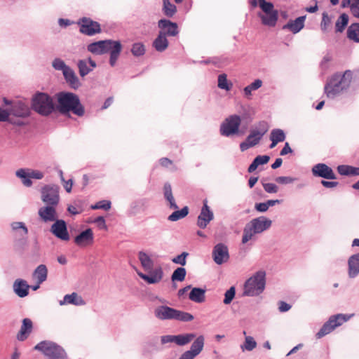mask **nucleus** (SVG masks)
<instances>
[{
    "mask_svg": "<svg viewBox=\"0 0 359 359\" xmlns=\"http://www.w3.org/2000/svg\"><path fill=\"white\" fill-rule=\"evenodd\" d=\"M57 104L55 109L61 114L70 117L72 112L77 116H83L85 109L79 97L73 93L60 92L56 95Z\"/></svg>",
    "mask_w": 359,
    "mask_h": 359,
    "instance_id": "nucleus-1",
    "label": "nucleus"
},
{
    "mask_svg": "<svg viewBox=\"0 0 359 359\" xmlns=\"http://www.w3.org/2000/svg\"><path fill=\"white\" fill-rule=\"evenodd\" d=\"M138 259L142 268L149 273V275L137 271V275L148 284H156L161 281L163 277V271L161 266L153 270L154 261L146 252L140 251L138 253Z\"/></svg>",
    "mask_w": 359,
    "mask_h": 359,
    "instance_id": "nucleus-2",
    "label": "nucleus"
},
{
    "mask_svg": "<svg viewBox=\"0 0 359 359\" xmlns=\"http://www.w3.org/2000/svg\"><path fill=\"white\" fill-rule=\"evenodd\" d=\"M351 82V73L346 71L344 74L333 75L325 86V93L329 98H334L348 89Z\"/></svg>",
    "mask_w": 359,
    "mask_h": 359,
    "instance_id": "nucleus-3",
    "label": "nucleus"
},
{
    "mask_svg": "<svg viewBox=\"0 0 359 359\" xmlns=\"http://www.w3.org/2000/svg\"><path fill=\"white\" fill-rule=\"evenodd\" d=\"M155 317L161 320H175L182 322H189L194 319L189 313L177 310L168 306H158L154 311Z\"/></svg>",
    "mask_w": 359,
    "mask_h": 359,
    "instance_id": "nucleus-4",
    "label": "nucleus"
},
{
    "mask_svg": "<svg viewBox=\"0 0 359 359\" xmlns=\"http://www.w3.org/2000/svg\"><path fill=\"white\" fill-rule=\"evenodd\" d=\"M265 276L264 271H259L249 278L244 284L243 295L254 297L262 293L266 285Z\"/></svg>",
    "mask_w": 359,
    "mask_h": 359,
    "instance_id": "nucleus-5",
    "label": "nucleus"
},
{
    "mask_svg": "<svg viewBox=\"0 0 359 359\" xmlns=\"http://www.w3.org/2000/svg\"><path fill=\"white\" fill-rule=\"evenodd\" d=\"M34 348L41 352L48 359H67L64 348L53 341H41Z\"/></svg>",
    "mask_w": 359,
    "mask_h": 359,
    "instance_id": "nucleus-6",
    "label": "nucleus"
},
{
    "mask_svg": "<svg viewBox=\"0 0 359 359\" xmlns=\"http://www.w3.org/2000/svg\"><path fill=\"white\" fill-rule=\"evenodd\" d=\"M32 107L36 112L43 116L49 115L55 109L51 97L43 93H38L33 97Z\"/></svg>",
    "mask_w": 359,
    "mask_h": 359,
    "instance_id": "nucleus-7",
    "label": "nucleus"
},
{
    "mask_svg": "<svg viewBox=\"0 0 359 359\" xmlns=\"http://www.w3.org/2000/svg\"><path fill=\"white\" fill-rule=\"evenodd\" d=\"M352 314H343L339 313L336 315L331 316L328 320L326 321L320 330L316 333V337L318 339H320L324 336L332 332L335 328L339 327L343 323L348 321L353 316Z\"/></svg>",
    "mask_w": 359,
    "mask_h": 359,
    "instance_id": "nucleus-8",
    "label": "nucleus"
},
{
    "mask_svg": "<svg viewBox=\"0 0 359 359\" xmlns=\"http://www.w3.org/2000/svg\"><path fill=\"white\" fill-rule=\"evenodd\" d=\"M241 121V117L239 115L232 114L229 116L220 125V134L228 137L238 135Z\"/></svg>",
    "mask_w": 359,
    "mask_h": 359,
    "instance_id": "nucleus-9",
    "label": "nucleus"
},
{
    "mask_svg": "<svg viewBox=\"0 0 359 359\" xmlns=\"http://www.w3.org/2000/svg\"><path fill=\"white\" fill-rule=\"evenodd\" d=\"M12 231L15 233V236H20L19 239L15 241L14 246L16 249H22L27 243L28 229L25 224L21 222H15L11 224Z\"/></svg>",
    "mask_w": 359,
    "mask_h": 359,
    "instance_id": "nucleus-10",
    "label": "nucleus"
},
{
    "mask_svg": "<svg viewBox=\"0 0 359 359\" xmlns=\"http://www.w3.org/2000/svg\"><path fill=\"white\" fill-rule=\"evenodd\" d=\"M59 198V187L57 185H46L42 188L41 199L47 205H57Z\"/></svg>",
    "mask_w": 359,
    "mask_h": 359,
    "instance_id": "nucleus-11",
    "label": "nucleus"
},
{
    "mask_svg": "<svg viewBox=\"0 0 359 359\" xmlns=\"http://www.w3.org/2000/svg\"><path fill=\"white\" fill-rule=\"evenodd\" d=\"M269 130L268 123L266 121H259L251 130L247 140L253 147L257 145L262 137Z\"/></svg>",
    "mask_w": 359,
    "mask_h": 359,
    "instance_id": "nucleus-12",
    "label": "nucleus"
},
{
    "mask_svg": "<svg viewBox=\"0 0 359 359\" xmlns=\"http://www.w3.org/2000/svg\"><path fill=\"white\" fill-rule=\"evenodd\" d=\"M88 50L93 54L102 55L110 52L109 63L112 65V41H100L88 46Z\"/></svg>",
    "mask_w": 359,
    "mask_h": 359,
    "instance_id": "nucleus-13",
    "label": "nucleus"
},
{
    "mask_svg": "<svg viewBox=\"0 0 359 359\" xmlns=\"http://www.w3.org/2000/svg\"><path fill=\"white\" fill-rule=\"evenodd\" d=\"M16 176L22 180V184L26 187H31L32 182L31 178L41 180L44 175L42 172L37 170L19 169L16 171Z\"/></svg>",
    "mask_w": 359,
    "mask_h": 359,
    "instance_id": "nucleus-14",
    "label": "nucleus"
},
{
    "mask_svg": "<svg viewBox=\"0 0 359 359\" xmlns=\"http://www.w3.org/2000/svg\"><path fill=\"white\" fill-rule=\"evenodd\" d=\"M212 256L214 262L217 264L222 265L229 259L228 247L224 243L217 244L213 248Z\"/></svg>",
    "mask_w": 359,
    "mask_h": 359,
    "instance_id": "nucleus-15",
    "label": "nucleus"
},
{
    "mask_svg": "<svg viewBox=\"0 0 359 359\" xmlns=\"http://www.w3.org/2000/svg\"><path fill=\"white\" fill-rule=\"evenodd\" d=\"M213 218V212L208 205V201L205 200L201 212L198 216L197 225L201 229H205Z\"/></svg>",
    "mask_w": 359,
    "mask_h": 359,
    "instance_id": "nucleus-16",
    "label": "nucleus"
},
{
    "mask_svg": "<svg viewBox=\"0 0 359 359\" xmlns=\"http://www.w3.org/2000/svg\"><path fill=\"white\" fill-rule=\"evenodd\" d=\"M50 231L55 237L62 241H67L69 240L66 222L62 219H56L51 226Z\"/></svg>",
    "mask_w": 359,
    "mask_h": 359,
    "instance_id": "nucleus-17",
    "label": "nucleus"
},
{
    "mask_svg": "<svg viewBox=\"0 0 359 359\" xmlns=\"http://www.w3.org/2000/svg\"><path fill=\"white\" fill-rule=\"evenodd\" d=\"M8 112L10 115L25 118L29 115V108L22 101L15 100L11 102V108Z\"/></svg>",
    "mask_w": 359,
    "mask_h": 359,
    "instance_id": "nucleus-18",
    "label": "nucleus"
},
{
    "mask_svg": "<svg viewBox=\"0 0 359 359\" xmlns=\"http://www.w3.org/2000/svg\"><path fill=\"white\" fill-rule=\"evenodd\" d=\"M312 173L314 176L327 180L337 178L332 169L325 163H318L312 168Z\"/></svg>",
    "mask_w": 359,
    "mask_h": 359,
    "instance_id": "nucleus-19",
    "label": "nucleus"
},
{
    "mask_svg": "<svg viewBox=\"0 0 359 359\" xmlns=\"http://www.w3.org/2000/svg\"><path fill=\"white\" fill-rule=\"evenodd\" d=\"M248 224L257 233H260L271 227L272 221L264 216H261L252 219Z\"/></svg>",
    "mask_w": 359,
    "mask_h": 359,
    "instance_id": "nucleus-20",
    "label": "nucleus"
},
{
    "mask_svg": "<svg viewBox=\"0 0 359 359\" xmlns=\"http://www.w3.org/2000/svg\"><path fill=\"white\" fill-rule=\"evenodd\" d=\"M56 205H48L41 207L39 210V215L44 222H54L57 219V214L55 209Z\"/></svg>",
    "mask_w": 359,
    "mask_h": 359,
    "instance_id": "nucleus-21",
    "label": "nucleus"
},
{
    "mask_svg": "<svg viewBox=\"0 0 359 359\" xmlns=\"http://www.w3.org/2000/svg\"><path fill=\"white\" fill-rule=\"evenodd\" d=\"M94 236L91 229L82 231L74 238V243L79 247H86L93 243Z\"/></svg>",
    "mask_w": 359,
    "mask_h": 359,
    "instance_id": "nucleus-22",
    "label": "nucleus"
},
{
    "mask_svg": "<svg viewBox=\"0 0 359 359\" xmlns=\"http://www.w3.org/2000/svg\"><path fill=\"white\" fill-rule=\"evenodd\" d=\"M33 330V323L30 318H24L22 322V325L19 332L17 334L16 338L20 341L26 340Z\"/></svg>",
    "mask_w": 359,
    "mask_h": 359,
    "instance_id": "nucleus-23",
    "label": "nucleus"
},
{
    "mask_svg": "<svg viewBox=\"0 0 359 359\" xmlns=\"http://www.w3.org/2000/svg\"><path fill=\"white\" fill-rule=\"evenodd\" d=\"M359 274V252L351 255L348 259V275L351 278Z\"/></svg>",
    "mask_w": 359,
    "mask_h": 359,
    "instance_id": "nucleus-24",
    "label": "nucleus"
},
{
    "mask_svg": "<svg viewBox=\"0 0 359 359\" xmlns=\"http://www.w3.org/2000/svg\"><path fill=\"white\" fill-rule=\"evenodd\" d=\"M30 285L22 279H16L13 283V290L20 297H25L29 294Z\"/></svg>",
    "mask_w": 359,
    "mask_h": 359,
    "instance_id": "nucleus-25",
    "label": "nucleus"
},
{
    "mask_svg": "<svg viewBox=\"0 0 359 359\" xmlns=\"http://www.w3.org/2000/svg\"><path fill=\"white\" fill-rule=\"evenodd\" d=\"M96 67V63L90 57L81 60L78 62V68L81 76H85Z\"/></svg>",
    "mask_w": 359,
    "mask_h": 359,
    "instance_id": "nucleus-26",
    "label": "nucleus"
},
{
    "mask_svg": "<svg viewBox=\"0 0 359 359\" xmlns=\"http://www.w3.org/2000/svg\"><path fill=\"white\" fill-rule=\"evenodd\" d=\"M258 1L261 9L269 16L271 21L276 22L278 19V12L273 10V4L265 0H258Z\"/></svg>",
    "mask_w": 359,
    "mask_h": 359,
    "instance_id": "nucleus-27",
    "label": "nucleus"
},
{
    "mask_svg": "<svg viewBox=\"0 0 359 359\" xmlns=\"http://www.w3.org/2000/svg\"><path fill=\"white\" fill-rule=\"evenodd\" d=\"M66 81L73 88H77L80 86V82L75 72L69 67L62 72Z\"/></svg>",
    "mask_w": 359,
    "mask_h": 359,
    "instance_id": "nucleus-28",
    "label": "nucleus"
},
{
    "mask_svg": "<svg viewBox=\"0 0 359 359\" xmlns=\"http://www.w3.org/2000/svg\"><path fill=\"white\" fill-rule=\"evenodd\" d=\"M48 276V269L46 265L40 264L36 267L32 273V278L36 281V283L41 284L44 282Z\"/></svg>",
    "mask_w": 359,
    "mask_h": 359,
    "instance_id": "nucleus-29",
    "label": "nucleus"
},
{
    "mask_svg": "<svg viewBox=\"0 0 359 359\" xmlns=\"http://www.w3.org/2000/svg\"><path fill=\"white\" fill-rule=\"evenodd\" d=\"M163 195L165 200L168 201L169 208L170 209L176 210L178 208V206L175 202V198L172 194L171 185L168 182H166L164 184Z\"/></svg>",
    "mask_w": 359,
    "mask_h": 359,
    "instance_id": "nucleus-30",
    "label": "nucleus"
},
{
    "mask_svg": "<svg viewBox=\"0 0 359 359\" xmlns=\"http://www.w3.org/2000/svg\"><path fill=\"white\" fill-rule=\"evenodd\" d=\"M60 304V305L74 304L81 306L85 304V302L77 293L73 292L70 294H66L63 298V301H61Z\"/></svg>",
    "mask_w": 359,
    "mask_h": 359,
    "instance_id": "nucleus-31",
    "label": "nucleus"
},
{
    "mask_svg": "<svg viewBox=\"0 0 359 359\" xmlns=\"http://www.w3.org/2000/svg\"><path fill=\"white\" fill-rule=\"evenodd\" d=\"M189 299L196 303H202L205 300V290L201 287H194L189 294Z\"/></svg>",
    "mask_w": 359,
    "mask_h": 359,
    "instance_id": "nucleus-32",
    "label": "nucleus"
},
{
    "mask_svg": "<svg viewBox=\"0 0 359 359\" xmlns=\"http://www.w3.org/2000/svg\"><path fill=\"white\" fill-rule=\"evenodd\" d=\"M153 46L158 52H163L168 48V41L163 32H159L157 38L153 42Z\"/></svg>",
    "mask_w": 359,
    "mask_h": 359,
    "instance_id": "nucleus-33",
    "label": "nucleus"
},
{
    "mask_svg": "<svg viewBox=\"0 0 359 359\" xmlns=\"http://www.w3.org/2000/svg\"><path fill=\"white\" fill-rule=\"evenodd\" d=\"M195 340L191 344L190 350L192 353H194L196 356L198 355L203 349L205 344V337L203 335H199L197 337L194 338Z\"/></svg>",
    "mask_w": 359,
    "mask_h": 359,
    "instance_id": "nucleus-34",
    "label": "nucleus"
},
{
    "mask_svg": "<svg viewBox=\"0 0 359 359\" xmlns=\"http://www.w3.org/2000/svg\"><path fill=\"white\" fill-rule=\"evenodd\" d=\"M161 32H163V34L167 36H176L178 32L177 24H158Z\"/></svg>",
    "mask_w": 359,
    "mask_h": 359,
    "instance_id": "nucleus-35",
    "label": "nucleus"
},
{
    "mask_svg": "<svg viewBox=\"0 0 359 359\" xmlns=\"http://www.w3.org/2000/svg\"><path fill=\"white\" fill-rule=\"evenodd\" d=\"M262 84L263 82L261 79H255L252 83H251L250 84H249L248 86H245L243 88L244 96L248 99H250L252 91L258 90L259 88L262 86Z\"/></svg>",
    "mask_w": 359,
    "mask_h": 359,
    "instance_id": "nucleus-36",
    "label": "nucleus"
},
{
    "mask_svg": "<svg viewBox=\"0 0 359 359\" xmlns=\"http://www.w3.org/2000/svg\"><path fill=\"white\" fill-rule=\"evenodd\" d=\"M100 24H81L80 32L88 36L100 32Z\"/></svg>",
    "mask_w": 359,
    "mask_h": 359,
    "instance_id": "nucleus-37",
    "label": "nucleus"
},
{
    "mask_svg": "<svg viewBox=\"0 0 359 359\" xmlns=\"http://www.w3.org/2000/svg\"><path fill=\"white\" fill-rule=\"evenodd\" d=\"M149 206V200L147 198H141L135 201L131 205V211L136 214L141 211H144Z\"/></svg>",
    "mask_w": 359,
    "mask_h": 359,
    "instance_id": "nucleus-38",
    "label": "nucleus"
},
{
    "mask_svg": "<svg viewBox=\"0 0 359 359\" xmlns=\"http://www.w3.org/2000/svg\"><path fill=\"white\" fill-rule=\"evenodd\" d=\"M196 337L194 333H186L175 335V344L178 346H184L191 342Z\"/></svg>",
    "mask_w": 359,
    "mask_h": 359,
    "instance_id": "nucleus-39",
    "label": "nucleus"
},
{
    "mask_svg": "<svg viewBox=\"0 0 359 359\" xmlns=\"http://www.w3.org/2000/svg\"><path fill=\"white\" fill-rule=\"evenodd\" d=\"M341 6H349L352 14L359 18V0H344Z\"/></svg>",
    "mask_w": 359,
    "mask_h": 359,
    "instance_id": "nucleus-40",
    "label": "nucleus"
},
{
    "mask_svg": "<svg viewBox=\"0 0 359 359\" xmlns=\"http://www.w3.org/2000/svg\"><path fill=\"white\" fill-rule=\"evenodd\" d=\"M189 213V208L187 206L184 207L181 210H178L176 209L171 215L168 217V219L171 222H176L185 217Z\"/></svg>",
    "mask_w": 359,
    "mask_h": 359,
    "instance_id": "nucleus-41",
    "label": "nucleus"
},
{
    "mask_svg": "<svg viewBox=\"0 0 359 359\" xmlns=\"http://www.w3.org/2000/svg\"><path fill=\"white\" fill-rule=\"evenodd\" d=\"M347 36L350 40L359 42V24H351L347 30Z\"/></svg>",
    "mask_w": 359,
    "mask_h": 359,
    "instance_id": "nucleus-42",
    "label": "nucleus"
},
{
    "mask_svg": "<svg viewBox=\"0 0 359 359\" xmlns=\"http://www.w3.org/2000/svg\"><path fill=\"white\" fill-rule=\"evenodd\" d=\"M217 86L219 88L229 91L232 87V83L227 80L226 74H222L218 76Z\"/></svg>",
    "mask_w": 359,
    "mask_h": 359,
    "instance_id": "nucleus-43",
    "label": "nucleus"
},
{
    "mask_svg": "<svg viewBox=\"0 0 359 359\" xmlns=\"http://www.w3.org/2000/svg\"><path fill=\"white\" fill-rule=\"evenodd\" d=\"M187 271L186 269L183 267L177 268L172 273L171 276L172 281H180L182 282L184 280L186 277Z\"/></svg>",
    "mask_w": 359,
    "mask_h": 359,
    "instance_id": "nucleus-44",
    "label": "nucleus"
},
{
    "mask_svg": "<svg viewBox=\"0 0 359 359\" xmlns=\"http://www.w3.org/2000/svg\"><path fill=\"white\" fill-rule=\"evenodd\" d=\"M257 234L254 229L250 226L249 224H246L243 229V234L242 238V243L245 244L249 241L252 239L253 236Z\"/></svg>",
    "mask_w": 359,
    "mask_h": 359,
    "instance_id": "nucleus-45",
    "label": "nucleus"
},
{
    "mask_svg": "<svg viewBox=\"0 0 359 359\" xmlns=\"http://www.w3.org/2000/svg\"><path fill=\"white\" fill-rule=\"evenodd\" d=\"M257 346V342L253 339V337L248 336L245 337V343L241 346V348L244 351H252Z\"/></svg>",
    "mask_w": 359,
    "mask_h": 359,
    "instance_id": "nucleus-46",
    "label": "nucleus"
},
{
    "mask_svg": "<svg viewBox=\"0 0 359 359\" xmlns=\"http://www.w3.org/2000/svg\"><path fill=\"white\" fill-rule=\"evenodd\" d=\"M270 139H273L278 142H281L285 140V134L281 129H273L271 130Z\"/></svg>",
    "mask_w": 359,
    "mask_h": 359,
    "instance_id": "nucleus-47",
    "label": "nucleus"
},
{
    "mask_svg": "<svg viewBox=\"0 0 359 359\" xmlns=\"http://www.w3.org/2000/svg\"><path fill=\"white\" fill-rule=\"evenodd\" d=\"M163 11L165 14L169 17L172 16L177 11L176 6L174 4H171L169 0H163Z\"/></svg>",
    "mask_w": 359,
    "mask_h": 359,
    "instance_id": "nucleus-48",
    "label": "nucleus"
},
{
    "mask_svg": "<svg viewBox=\"0 0 359 359\" xmlns=\"http://www.w3.org/2000/svg\"><path fill=\"white\" fill-rule=\"evenodd\" d=\"M304 25V24H284L282 30L296 34L303 29Z\"/></svg>",
    "mask_w": 359,
    "mask_h": 359,
    "instance_id": "nucleus-49",
    "label": "nucleus"
},
{
    "mask_svg": "<svg viewBox=\"0 0 359 359\" xmlns=\"http://www.w3.org/2000/svg\"><path fill=\"white\" fill-rule=\"evenodd\" d=\"M131 51L134 56L139 57L145 53V48L142 43H135L133 44Z\"/></svg>",
    "mask_w": 359,
    "mask_h": 359,
    "instance_id": "nucleus-50",
    "label": "nucleus"
},
{
    "mask_svg": "<svg viewBox=\"0 0 359 359\" xmlns=\"http://www.w3.org/2000/svg\"><path fill=\"white\" fill-rule=\"evenodd\" d=\"M236 294V289L234 286L231 287L224 294L223 302L224 304H229L233 299Z\"/></svg>",
    "mask_w": 359,
    "mask_h": 359,
    "instance_id": "nucleus-51",
    "label": "nucleus"
},
{
    "mask_svg": "<svg viewBox=\"0 0 359 359\" xmlns=\"http://www.w3.org/2000/svg\"><path fill=\"white\" fill-rule=\"evenodd\" d=\"M10 114L6 109H2L0 107V122L1 121H9L11 123L16 124L18 126H21L22 123L21 121L13 122L11 119L9 118Z\"/></svg>",
    "mask_w": 359,
    "mask_h": 359,
    "instance_id": "nucleus-52",
    "label": "nucleus"
},
{
    "mask_svg": "<svg viewBox=\"0 0 359 359\" xmlns=\"http://www.w3.org/2000/svg\"><path fill=\"white\" fill-rule=\"evenodd\" d=\"M189 253L186 252H183L182 254L173 257L172 259V262L176 264H180L181 266L186 265L187 263V257H188Z\"/></svg>",
    "mask_w": 359,
    "mask_h": 359,
    "instance_id": "nucleus-53",
    "label": "nucleus"
},
{
    "mask_svg": "<svg viewBox=\"0 0 359 359\" xmlns=\"http://www.w3.org/2000/svg\"><path fill=\"white\" fill-rule=\"evenodd\" d=\"M90 208L93 210H109L111 208V202L109 201H101L96 203L95 205H92Z\"/></svg>",
    "mask_w": 359,
    "mask_h": 359,
    "instance_id": "nucleus-54",
    "label": "nucleus"
},
{
    "mask_svg": "<svg viewBox=\"0 0 359 359\" xmlns=\"http://www.w3.org/2000/svg\"><path fill=\"white\" fill-rule=\"evenodd\" d=\"M52 65L55 69L61 70L62 72L68 67V66L65 65V62L60 58H55L53 61Z\"/></svg>",
    "mask_w": 359,
    "mask_h": 359,
    "instance_id": "nucleus-55",
    "label": "nucleus"
},
{
    "mask_svg": "<svg viewBox=\"0 0 359 359\" xmlns=\"http://www.w3.org/2000/svg\"><path fill=\"white\" fill-rule=\"evenodd\" d=\"M263 187L264 191L269 194H276L278 191V187L273 183L263 184Z\"/></svg>",
    "mask_w": 359,
    "mask_h": 359,
    "instance_id": "nucleus-56",
    "label": "nucleus"
},
{
    "mask_svg": "<svg viewBox=\"0 0 359 359\" xmlns=\"http://www.w3.org/2000/svg\"><path fill=\"white\" fill-rule=\"evenodd\" d=\"M352 169V166L341 165L337 167L338 172L341 175H351L350 171Z\"/></svg>",
    "mask_w": 359,
    "mask_h": 359,
    "instance_id": "nucleus-57",
    "label": "nucleus"
},
{
    "mask_svg": "<svg viewBox=\"0 0 359 359\" xmlns=\"http://www.w3.org/2000/svg\"><path fill=\"white\" fill-rule=\"evenodd\" d=\"M296 180L295 178L286 176H280L276 178V182L279 184H287L294 182Z\"/></svg>",
    "mask_w": 359,
    "mask_h": 359,
    "instance_id": "nucleus-58",
    "label": "nucleus"
},
{
    "mask_svg": "<svg viewBox=\"0 0 359 359\" xmlns=\"http://www.w3.org/2000/svg\"><path fill=\"white\" fill-rule=\"evenodd\" d=\"M121 50V44L118 41H114V62L116 60Z\"/></svg>",
    "mask_w": 359,
    "mask_h": 359,
    "instance_id": "nucleus-59",
    "label": "nucleus"
},
{
    "mask_svg": "<svg viewBox=\"0 0 359 359\" xmlns=\"http://www.w3.org/2000/svg\"><path fill=\"white\" fill-rule=\"evenodd\" d=\"M161 344L175 343V335H164L161 338Z\"/></svg>",
    "mask_w": 359,
    "mask_h": 359,
    "instance_id": "nucleus-60",
    "label": "nucleus"
},
{
    "mask_svg": "<svg viewBox=\"0 0 359 359\" xmlns=\"http://www.w3.org/2000/svg\"><path fill=\"white\" fill-rule=\"evenodd\" d=\"M255 209L259 212H265L268 210L269 208L266 202H263L255 203Z\"/></svg>",
    "mask_w": 359,
    "mask_h": 359,
    "instance_id": "nucleus-61",
    "label": "nucleus"
},
{
    "mask_svg": "<svg viewBox=\"0 0 359 359\" xmlns=\"http://www.w3.org/2000/svg\"><path fill=\"white\" fill-rule=\"evenodd\" d=\"M269 156L266 155L257 156L255 159L257 162L258 165H264L269 162Z\"/></svg>",
    "mask_w": 359,
    "mask_h": 359,
    "instance_id": "nucleus-62",
    "label": "nucleus"
},
{
    "mask_svg": "<svg viewBox=\"0 0 359 359\" xmlns=\"http://www.w3.org/2000/svg\"><path fill=\"white\" fill-rule=\"evenodd\" d=\"M291 309V305L285 302H280L278 310L280 312H286L288 311Z\"/></svg>",
    "mask_w": 359,
    "mask_h": 359,
    "instance_id": "nucleus-63",
    "label": "nucleus"
},
{
    "mask_svg": "<svg viewBox=\"0 0 359 359\" xmlns=\"http://www.w3.org/2000/svg\"><path fill=\"white\" fill-rule=\"evenodd\" d=\"M196 357V356L194 353L188 350L184 352L179 359H194Z\"/></svg>",
    "mask_w": 359,
    "mask_h": 359,
    "instance_id": "nucleus-64",
    "label": "nucleus"
}]
</instances>
